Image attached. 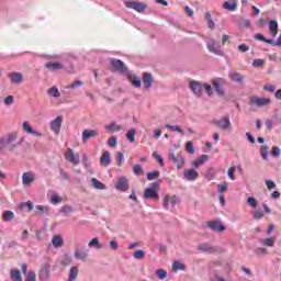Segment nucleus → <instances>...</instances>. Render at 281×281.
I'll use <instances>...</instances> for the list:
<instances>
[{
    "label": "nucleus",
    "instance_id": "obj_56",
    "mask_svg": "<svg viewBox=\"0 0 281 281\" xmlns=\"http://www.w3.org/2000/svg\"><path fill=\"white\" fill-rule=\"evenodd\" d=\"M82 81L77 80L75 82H72L70 86H67L66 89H77V87H82Z\"/></svg>",
    "mask_w": 281,
    "mask_h": 281
},
{
    "label": "nucleus",
    "instance_id": "obj_54",
    "mask_svg": "<svg viewBox=\"0 0 281 281\" xmlns=\"http://www.w3.org/2000/svg\"><path fill=\"white\" fill-rule=\"evenodd\" d=\"M213 87L220 95H223V88L221 87V83L218 81H213Z\"/></svg>",
    "mask_w": 281,
    "mask_h": 281
},
{
    "label": "nucleus",
    "instance_id": "obj_2",
    "mask_svg": "<svg viewBox=\"0 0 281 281\" xmlns=\"http://www.w3.org/2000/svg\"><path fill=\"white\" fill-rule=\"evenodd\" d=\"M64 157L68 164H72V166H78L80 164V155L78 153H74V149L68 148L64 154Z\"/></svg>",
    "mask_w": 281,
    "mask_h": 281
},
{
    "label": "nucleus",
    "instance_id": "obj_12",
    "mask_svg": "<svg viewBox=\"0 0 281 281\" xmlns=\"http://www.w3.org/2000/svg\"><path fill=\"white\" fill-rule=\"evenodd\" d=\"M63 126V116H57L54 121L50 122V131L58 135L60 133V127Z\"/></svg>",
    "mask_w": 281,
    "mask_h": 281
},
{
    "label": "nucleus",
    "instance_id": "obj_40",
    "mask_svg": "<svg viewBox=\"0 0 281 281\" xmlns=\"http://www.w3.org/2000/svg\"><path fill=\"white\" fill-rule=\"evenodd\" d=\"M130 80L133 87H136V89H139V87H142V80L139 79V77H132L130 76Z\"/></svg>",
    "mask_w": 281,
    "mask_h": 281
},
{
    "label": "nucleus",
    "instance_id": "obj_35",
    "mask_svg": "<svg viewBox=\"0 0 281 281\" xmlns=\"http://www.w3.org/2000/svg\"><path fill=\"white\" fill-rule=\"evenodd\" d=\"M3 221L5 223H10V221H14V212L12 211H5L2 215Z\"/></svg>",
    "mask_w": 281,
    "mask_h": 281
},
{
    "label": "nucleus",
    "instance_id": "obj_38",
    "mask_svg": "<svg viewBox=\"0 0 281 281\" xmlns=\"http://www.w3.org/2000/svg\"><path fill=\"white\" fill-rule=\"evenodd\" d=\"M88 247H97V249H102V244H100V239H98V237H94L89 241Z\"/></svg>",
    "mask_w": 281,
    "mask_h": 281
},
{
    "label": "nucleus",
    "instance_id": "obj_1",
    "mask_svg": "<svg viewBox=\"0 0 281 281\" xmlns=\"http://www.w3.org/2000/svg\"><path fill=\"white\" fill-rule=\"evenodd\" d=\"M159 183H151L150 188L145 189L143 198L154 199V201H159Z\"/></svg>",
    "mask_w": 281,
    "mask_h": 281
},
{
    "label": "nucleus",
    "instance_id": "obj_64",
    "mask_svg": "<svg viewBox=\"0 0 281 281\" xmlns=\"http://www.w3.org/2000/svg\"><path fill=\"white\" fill-rule=\"evenodd\" d=\"M263 91H269L270 93H273L276 91V86L273 85L263 86Z\"/></svg>",
    "mask_w": 281,
    "mask_h": 281
},
{
    "label": "nucleus",
    "instance_id": "obj_25",
    "mask_svg": "<svg viewBox=\"0 0 281 281\" xmlns=\"http://www.w3.org/2000/svg\"><path fill=\"white\" fill-rule=\"evenodd\" d=\"M228 78H231L233 82H238L239 85H243L245 82V77H243V75L238 72H231L228 75Z\"/></svg>",
    "mask_w": 281,
    "mask_h": 281
},
{
    "label": "nucleus",
    "instance_id": "obj_53",
    "mask_svg": "<svg viewBox=\"0 0 281 281\" xmlns=\"http://www.w3.org/2000/svg\"><path fill=\"white\" fill-rule=\"evenodd\" d=\"M5 106H10L11 104H14V97L13 95H8L3 100Z\"/></svg>",
    "mask_w": 281,
    "mask_h": 281
},
{
    "label": "nucleus",
    "instance_id": "obj_49",
    "mask_svg": "<svg viewBox=\"0 0 281 281\" xmlns=\"http://www.w3.org/2000/svg\"><path fill=\"white\" fill-rule=\"evenodd\" d=\"M159 177V171H151L147 173L148 181H155Z\"/></svg>",
    "mask_w": 281,
    "mask_h": 281
},
{
    "label": "nucleus",
    "instance_id": "obj_58",
    "mask_svg": "<svg viewBox=\"0 0 281 281\" xmlns=\"http://www.w3.org/2000/svg\"><path fill=\"white\" fill-rule=\"evenodd\" d=\"M60 201H63V198L58 196L57 194H53L50 196V202L56 205V203H60Z\"/></svg>",
    "mask_w": 281,
    "mask_h": 281
},
{
    "label": "nucleus",
    "instance_id": "obj_34",
    "mask_svg": "<svg viewBox=\"0 0 281 281\" xmlns=\"http://www.w3.org/2000/svg\"><path fill=\"white\" fill-rule=\"evenodd\" d=\"M11 279L13 281H23V277H21V270H11Z\"/></svg>",
    "mask_w": 281,
    "mask_h": 281
},
{
    "label": "nucleus",
    "instance_id": "obj_24",
    "mask_svg": "<svg viewBox=\"0 0 281 281\" xmlns=\"http://www.w3.org/2000/svg\"><path fill=\"white\" fill-rule=\"evenodd\" d=\"M224 10H228L229 12H236L238 10V3L236 1H226L223 4Z\"/></svg>",
    "mask_w": 281,
    "mask_h": 281
},
{
    "label": "nucleus",
    "instance_id": "obj_33",
    "mask_svg": "<svg viewBox=\"0 0 281 281\" xmlns=\"http://www.w3.org/2000/svg\"><path fill=\"white\" fill-rule=\"evenodd\" d=\"M255 41H261L262 43H268V45H271L273 43V40L266 38L265 35L261 33L255 34Z\"/></svg>",
    "mask_w": 281,
    "mask_h": 281
},
{
    "label": "nucleus",
    "instance_id": "obj_43",
    "mask_svg": "<svg viewBox=\"0 0 281 281\" xmlns=\"http://www.w3.org/2000/svg\"><path fill=\"white\" fill-rule=\"evenodd\" d=\"M145 256H146V252L142 249H138L134 252L135 260H144Z\"/></svg>",
    "mask_w": 281,
    "mask_h": 281
},
{
    "label": "nucleus",
    "instance_id": "obj_46",
    "mask_svg": "<svg viewBox=\"0 0 281 281\" xmlns=\"http://www.w3.org/2000/svg\"><path fill=\"white\" fill-rule=\"evenodd\" d=\"M36 210L38 214H47V212H49V207L47 205H36Z\"/></svg>",
    "mask_w": 281,
    "mask_h": 281
},
{
    "label": "nucleus",
    "instance_id": "obj_13",
    "mask_svg": "<svg viewBox=\"0 0 281 281\" xmlns=\"http://www.w3.org/2000/svg\"><path fill=\"white\" fill-rule=\"evenodd\" d=\"M45 67L48 71H63L65 69V66L60 61H48Z\"/></svg>",
    "mask_w": 281,
    "mask_h": 281
},
{
    "label": "nucleus",
    "instance_id": "obj_36",
    "mask_svg": "<svg viewBox=\"0 0 281 281\" xmlns=\"http://www.w3.org/2000/svg\"><path fill=\"white\" fill-rule=\"evenodd\" d=\"M89 255L87 254V251H82V250H75V258L77 260H85Z\"/></svg>",
    "mask_w": 281,
    "mask_h": 281
},
{
    "label": "nucleus",
    "instance_id": "obj_7",
    "mask_svg": "<svg viewBox=\"0 0 281 281\" xmlns=\"http://www.w3.org/2000/svg\"><path fill=\"white\" fill-rule=\"evenodd\" d=\"M125 8H128L130 10H135L136 12H144L147 5L137 1H127L125 2Z\"/></svg>",
    "mask_w": 281,
    "mask_h": 281
},
{
    "label": "nucleus",
    "instance_id": "obj_52",
    "mask_svg": "<svg viewBox=\"0 0 281 281\" xmlns=\"http://www.w3.org/2000/svg\"><path fill=\"white\" fill-rule=\"evenodd\" d=\"M123 161H124V154H122V151H117V154H116V165L122 166Z\"/></svg>",
    "mask_w": 281,
    "mask_h": 281
},
{
    "label": "nucleus",
    "instance_id": "obj_6",
    "mask_svg": "<svg viewBox=\"0 0 281 281\" xmlns=\"http://www.w3.org/2000/svg\"><path fill=\"white\" fill-rule=\"evenodd\" d=\"M34 181H36V175L34 172L25 171L22 173V183L25 188H30Z\"/></svg>",
    "mask_w": 281,
    "mask_h": 281
},
{
    "label": "nucleus",
    "instance_id": "obj_15",
    "mask_svg": "<svg viewBox=\"0 0 281 281\" xmlns=\"http://www.w3.org/2000/svg\"><path fill=\"white\" fill-rule=\"evenodd\" d=\"M22 128L24 133H27L29 135H35V137H43V133L36 132L32 130V126L30 125V122L24 121L22 123Z\"/></svg>",
    "mask_w": 281,
    "mask_h": 281
},
{
    "label": "nucleus",
    "instance_id": "obj_48",
    "mask_svg": "<svg viewBox=\"0 0 281 281\" xmlns=\"http://www.w3.org/2000/svg\"><path fill=\"white\" fill-rule=\"evenodd\" d=\"M132 170H133L134 175H137V176L144 173V169L139 165H134Z\"/></svg>",
    "mask_w": 281,
    "mask_h": 281
},
{
    "label": "nucleus",
    "instance_id": "obj_42",
    "mask_svg": "<svg viewBox=\"0 0 281 281\" xmlns=\"http://www.w3.org/2000/svg\"><path fill=\"white\" fill-rule=\"evenodd\" d=\"M156 276L159 278V280H166L168 278V272L164 269H158L156 271Z\"/></svg>",
    "mask_w": 281,
    "mask_h": 281
},
{
    "label": "nucleus",
    "instance_id": "obj_57",
    "mask_svg": "<svg viewBox=\"0 0 281 281\" xmlns=\"http://www.w3.org/2000/svg\"><path fill=\"white\" fill-rule=\"evenodd\" d=\"M187 150L190 153V155H194V143H192V140L187 143Z\"/></svg>",
    "mask_w": 281,
    "mask_h": 281
},
{
    "label": "nucleus",
    "instance_id": "obj_10",
    "mask_svg": "<svg viewBox=\"0 0 281 281\" xmlns=\"http://www.w3.org/2000/svg\"><path fill=\"white\" fill-rule=\"evenodd\" d=\"M111 65L114 71H120L121 74H126L127 71L126 65L120 59H112Z\"/></svg>",
    "mask_w": 281,
    "mask_h": 281
},
{
    "label": "nucleus",
    "instance_id": "obj_30",
    "mask_svg": "<svg viewBox=\"0 0 281 281\" xmlns=\"http://www.w3.org/2000/svg\"><path fill=\"white\" fill-rule=\"evenodd\" d=\"M91 183L95 190H106V184L100 182L97 178H92Z\"/></svg>",
    "mask_w": 281,
    "mask_h": 281
},
{
    "label": "nucleus",
    "instance_id": "obj_37",
    "mask_svg": "<svg viewBox=\"0 0 281 281\" xmlns=\"http://www.w3.org/2000/svg\"><path fill=\"white\" fill-rule=\"evenodd\" d=\"M47 93L52 98H60V91H58L57 87H52L50 89L47 90Z\"/></svg>",
    "mask_w": 281,
    "mask_h": 281
},
{
    "label": "nucleus",
    "instance_id": "obj_20",
    "mask_svg": "<svg viewBox=\"0 0 281 281\" xmlns=\"http://www.w3.org/2000/svg\"><path fill=\"white\" fill-rule=\"evenodd\" d=\"M207 227L212 229V232H225V226L221 224V222H209Z\"/></svg>",
    "mask_w": 281,
    "mask_h": 281
},
{
    "label": "nucleus",
    "instance_id": "obj_8",
    "mask_svg": "<svg viewBox=\"0 0 281 281\" xmlns=\"http://www.w3.org/2000/svg\"><path fill=\"white\" fill-rule=\"evenodd\" d=\"M250 104H252L255 106H267L268 104H271V99L251 97L250 98Z\"/></svg>",
    "mask_w": 281,
    "mask_h": 281
},
{
    "label": "nucleus",
    "instance_id": "obj_55",
    "mask_svg": "<svg viewBox=\"0 0 281 281\" xmlns=\"http://www.w3.org/2000/svg\"><path fill=\"white\" fill-rule=\"evenodd\" d=\"M260 153H261L262 159H267V156L269 155V147L262 146V147L260 148Z\"/></svg>",
    "mask_w": 281,
    "mask_h": 281
},
{
    "label": "nucleus",
    "instance_id": "obj_5",
    "mask_svg": "<svg viewBox=\"0 0 281 281\" xmlns=\"http://www.w3.org/2000/svg\"><path fill=\"white\" fill-rule=\"evenodd\" d=\"M177 203H179V198H177V195H170V194L165 195L162 201V205L165 210H170V206L175 207Z\"/></svg>",
    "mask_w": 281,
    "mask_h": 281
},
{
    "label": "nucleus",
    "instance_id": "obj_21",
    "mask_svg": "<svg viewBox=\"0 0 281 281\" xmlns=\"http://www.w3.org/2000/svg\"><path fill=\"white\" fill-rule=\"evenodd\" d=\"M115 188H116V190L126 192V190H128V180H126V178H120L115 184Z\"/></svg>",
    "mask_w": 281,
    "mask_h": 281
},
{
    "label": "nucleus",
    "instance_id": "obj_22",
    "mask_svg": "<svg viewBox=\"0 0 281 281\" xmlns=\"http://www.w3.org/2000/svg\"><path fill=\"white\" fill-rule=\"evenodd\" d=\"M111 164V153L104 151L100 157V166L106 168Z\"/></svg>",
    "mask_w": 281,
    "mask_h": 281
},
{
    "label": "nucleus",
    "instance_id": "obj_4",
    "mask_svg": "<svg viewBox=\"0 0 281 281\" xmlns=\"http://www.w3.org/2000/svg\"><path fill=\"white\" fill-rule=\"evenodd\" d=\"M169 159L170 161H172V164L176 166V168L178 170H180V168H183V165L186 164V159L183 158V155L181 154H169Z\"/></svg>",
    "mask_w": 281,
    "mask_h": 281
},
{
    "label": "nucleus",
    "instance_id": "obj_47",
    "mask_svg": "<svg viewBox=\"0 0 281 281\" xmlns=\"http://www.w3.org/2000/svg\"><path fill=\"white\" fill-rule=\"evenodd\" d=\"M108 146L110 148H115L117 146V138L115 136H112L108 140Z\"/></svg>",
    "mask_w": 281,
    "mask_h": 281
},
{
    "label": "nucleus",
    "instance_id": "obj_51",
    "mask_svg": "<svg viewBox=\"0 0 281 281\" xmlns=\"http://www.w3.org/2000/svg\"><path fill=\"white\" fill-rule=\"evenodd\" d=\"M255 221H260V218H265V212L262 211H254Z\"/></svg>",
    "mask_w": 281,
    "mask_h": 281
},
{
    "label": "nucleus",
    "instance_id": "obj_23",
    "mask_svg": "<svg viewBox=\"0 0 281 281\" xmlns=\"http://www.w3.org/2000/svg\"><path fill=\"white\" fill-rule=\"evenodd\" d=\"M52 245L55 247V249H60L63 245H65V240H63V236L60 235H55L52 238Z\"/></svg>",
    "mask_w": 281,
    "mask_h": 281
},
{
    "label": "nucleus",
    "instance_id": "obj_45",
    "mask_svg": "<svg viewBox=\"0 0 281 281\" xmlns=\"http://www.w3.org/2000/svg\"><path fill=\"white\" fill-rule=\"evenodd\" d=\"M227 175H228L231 181H236V176H235L236 175V167L228 168Z\"/></svg>",
    "mask_w": 281,
    "mask_h": 281
},
{
    "label": "nucleus",
    "instance_id": "obj_26",
    "mask_svg": "<svg viewBox=\"0 0 281 281\" xmlns=\"http://www.w3.org/2000/svg\"><path fill=\"white\" fill-rule=\"evenodd\" d=\"M268 30L273 37L278 36V21L272 20L268 24Z\"/></svg>",
    "mask_w": 281,
    "mask_h": 281
},
{
    "label": "nucleus",
    "instance_id": "obj_50",
    "mask_svg": "<svg viewBox=\"0 0 281 281\" xmlns=\"http://www.w3.org/2000/svg\"><path fill=\"white\" fill-rule=\"evenodd\" d=\"M247 203L248 205H250V207H258V200H256V198H248Z\"/></svg>",
    "mask_w": 281,
    "mask_h": 281
},
{
    "label": "nucleus",
    "instance_id": "obj_11",
    "mask_svg": "<svg viewBox=\"0 0 281 281\" xmlns=\"http://www.w3.org/2000/svg\"><path fill=\"white\" fill-rule=\"evenodd\" d=\"M7 76L11 80V85H22L23 83V74H21V72H9Z\"/></svg>",
    "mask_w": 281,
    "mask_h": 281
},
{
    "label": "nucleus",
    "instance_id": "obj_19",
    "mask_svg": "<svg viewBox=\"0 0 281 281\" xmlns=\"http://www.w3.org/2000/svg\"><path fill=\"white\" fill-rule=\"evenodd\" d=\"M106 133H120L122 131V125L111 122L110 124L104 126Z\"/></svg>",
    "mask_w": 281,
    "mask_h": 281
},
{
    "label": "nucleus",
    "instance_id": "obj_32",
    "mask_svg": "<svg viewBox=\"0 0 281 281\" xmlns=\"http://www.w3.org/2000/svg\"><path fill=\"white\" fill-rule=\"evenodd\" d=\"M18 137H19V134H16L15 132L10 133L4 138V144H13V142H16Z\"/></svg>",
    "mask_w": 281,
    "mask_h": 281
},
{
    "label": "nucleus",
    "instance_id": "obj_17",
    "mask_svg": "<svg viewBox=\"0 0 281 281\" xmlns=\"http://www.w3.org/2000/svg\"><path fill=\"white\" fill-rule=\"evenodd\" d=\"M190 89L195 95H201L203 93V85L199 81H191Z\"/></svg>",
    "mask_w": 281,
    "mask_h": 281
},
{
    "label": "nucleus",
    "instance_id": "obj_16",
    "mask_svg": "<svg viewBox=\"0 0 281 281\" xmlns=\"http://www.w3.org/2000/svg\"><path fill=\"white\" fill-rule=\"evenodd\" d=\"M153 82H155V78L153 77V74L145 72L143 76V87L145 89H148L149 87H153Z\"/></svg>",
    "mask_w": 281,
    "mask_h": 281
},
{
    "label": "nucleus",
    "instance_id": "obj_63",
    "mask_svg": "<svg viewBox=\"0 0 281 281\" xmlns=\"http://www.w3.org/2000/svg\"><path fill=\"white\" fill-rule=\"evenodd\" d=\"M272 155H273V157H280V155H281V149H280V147H272Z\"/></svg>",
    "mask_w": 281,
    "mask_h": 281
},
{
    "label": "nucleus",
    "instance_id": "obj_41",
    "mask_svg": "<svg viewBox=\"0 0 281 281\" xmlns=\"http://www.w3.org/2000/svg\"><path fill=\"white\" fill-rule=\"evenodd\" d=\"M215 176H216V171L214 170V168H209L206 170L205 178L207 179V181H213Z\"/></svg>",
    "mask_w": 281,
    "mask_h": 281
},
{
    "label": "nucleus",
    "instance_id": "obj_18",
    "mask_svg": "<svg viewBox=\"0 0 281 281\" xmlns=\"http://www.w3.org/2000/svg\"><path fill=\"white\" fill-rule=\"evenodd\" d=\"M206 47L212 54H221V47L218 46V44H216L215 40H210L206 44Z\"/></svg>",
    "mask_w": 281,
    "mask_h": 281
},
{
    "label": "nucleus",
    "instance_id": "obj_14",
    "mask_svg": "<svg viewBox=\"0 0 281 281\" xmlns=\"http://www.w3.org/2000/svg\"><path fill=\"white\" fill-rule=\"evenodd\" d=\"M183 177L187 181H196V179H199V171L195 169H186Z\"/></svg>",
    "mask_w": 281,
    "mask_h": 281
},
{
    "label": "nucleus",
    "instance_id": "obj_61",
    "mask_svg": "<svg viewBox=\"0 0 281 281\" xmlns=\"http://www.w3.org/2000/svg\"><path fill=\"white\" fill-rule=\"evenodd\" d=\"M153 157H155V159H157L159 166H164V158H161V156L159 154H157V151L153 153Z\"/></svg>",
    "mask_w": 281,
    "mask_h": 281
},
{
    "label": "nucleus",
    "instance_id": "obj_59",
    "mask_svg": "<svg viewBox=\"0 0 281 281\" xmlns=\"http://www.w3.org/2000/svg\"><path fill=\"white\" fill-rule=\"evenodd\" d=\"M217 192H227V182L217 186Z\"/></svg>",
    "mask_w": 281,
    "mask_h": 281
},
{
    "label": "nucleus",
    "instance_id": "obj_39",
    "mask_svg": "<svg viewBox=\"0 0 281 281\" xmlns=\"http://www.w3.org/2000/svg\"><path fill=\"white\" fill-rule=\"evenodd\" d=\"M78 278V267H71L69 271V278L68 280H77Z\"/></svg>",
    "mask_w": 281,
    "mask_h": 281
},
{
    "label": "nucleus",
    "instance_id": "obj_28",
    "mask_svg": "<svg viewBox=\"0 0 281 281\" xmlns=\"http://www.w3.org/2000/svg\"><path fill=\"white\" fill-rule=\"evenodd\" d=\"M198 249L200 251H204L205 254H214V248L210 246V244H200Z\"/></svg>",
    "mask_w": 281,
    "mask_h": 281
},
{
    "label": "nucleus",
    "instance_id": "obj_44",
    "mask_svg": "<svg viewBox=\"0 0 281 281\" xmlns=\"http://www.w3.org/2000/svg\"><path fill=\"white\" fill-rule=\"evenodd\" d=\"M262 245H265L266 247H273V245H276V238L273 237H269L263 239Z\"/></svg>",
    "mask_w": 281,
    "mask_h": 281
},
{
    "label": "nucleus",
    "instance_id": "obj_60",
    "mask_svg": "<svg viewBox=\"0 0 281 281\" xmlns=\"http://www.w3.org/2000/svg\"><path fill=\"white\" fill-rule=\"evenodd\" d=\"M61 212L64 214H71L74 212V207L69 206V205H65L61 207Z\"/></svg>",
    "mask_w": 281,
    "mask_h": 281
},
{
    "label": "nucleus",
    "instance_id": "obj_27",
    "mask_svg": "<svg viewBox=\"0 0 281 281\" xmlns=\"http://www.w3.org/2000/svg\"><path fill=\"white\" fill-rule=\"evenodd\" d=\"M209 159H210V156L202 155L192 162V166L193 168H199V166H203V164H205V161H207Z\"/></svg>",
    "mask_w": 281,
    "mask_h": 281
},
{
    "label": "nucleus",
    "instance_id": "obj_62",
    "mask_svg": "<svg viewBox=\"0 0 281 281\" xmlns=\"http://www.w3.org/2000/svg\"><path fill=\"white\" fill-rule=\"evenodd\" d=\"M26 281H36V273L32 271L27 272Z\"/></svg>",
    "mask_w": 281,
    "mask_h": 281
},
{
    "label": "nucleus",
    "instance_id": "obj_29",
    "mask_svg": "<svg viewBox=\"0 0 281 281\" xmlns=\"http://www.w3.org/2000/svg\"><path fill=\"white\" fill-rule=\"evenodd\" d=\"M137 135V131L135 128L128 130L125 134L126 139L131 142V144H135V136Z\"/></svg>",
    "mask_w": 281,
    "mask_h": 281
},
{
    "label": "nucleus",
    "instance_id": "obj_9",
    "mask_svg": "<svg viewBox=\"0 0 281 281\" xmlns=\"http://www.w3.org/2000/svg\"><path fill=\"white\" fill-rule=\"evenodd\" d=\"M100 134L98 130H83L81 137L83 144H87L92 137H98Z\"/></svg>",
    "mask_w": 281,
    "mask_h": 281
},
{
    "label": "nucleus",
    "instance_id": "obj_31",
    "mask_svg": "<svg viewBox=\"0 0 281 281\" xmlns=\"http://www.w3.org/2000/svg\"><path fill=\"white\" fill-rule=\"evenodd\" d=\"M172 271H175V273H177V271H186V265L181 261H173Z\"/></svg>",
    "mask_w": 281,
    "mask_h": 281
},
{
    "label": "nucleus",
    "instance_id": "obj_3",
    "mask_svg": "<svg viewBox=\"0 0 281 281\" xmlns=\"http://www.w3.org/2000/svg\"><path fill=\"white\" fill-rule=\"evenodd\" d=\"M213 124H215V126H217V128L221 131H232V121H229V115L214 121Z\"/></svg>",
    "mask_w": 281,
    "mask_h": 281
}]
</instances>
